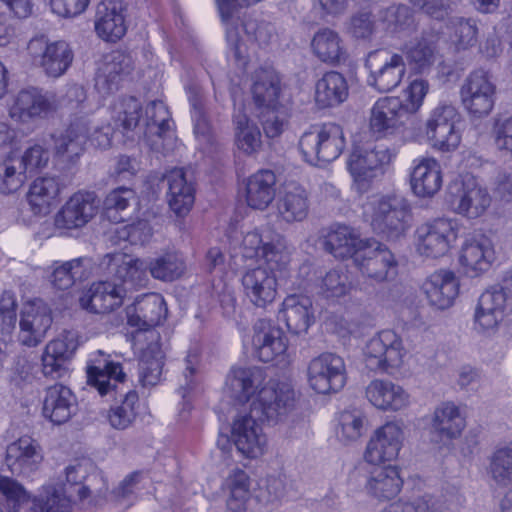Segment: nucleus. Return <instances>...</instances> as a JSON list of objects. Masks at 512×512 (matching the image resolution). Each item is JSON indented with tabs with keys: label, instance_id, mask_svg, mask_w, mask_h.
Masks as SVG:
<instances>
[{
	"label": "nucleus",
	"instance_id": "obj_24",
	"mask_svg": "<svg viewBox=\"0 0 512 512\" xmlns=\"http://www.w3.org/2000/svg\"><path fill=\"white\" fill-rule=\"evenodd\" d=\"M78 410V402L72 390L62 384H54L45 389L42 415L54 425L67 423Z\"/></svg>",
	"mask_w": 512,
	"mask_h": 512
},
{
	"label": "nucleus",
	"instance_id": "obj_38",
	"mask_svg": "<svg viewBox=\"0 0 512 512\" xmlns=\"http://www.w3.org/2000/svg\"><path fill=\"white\" fill-rule=\"evenodd\" d=\"M403 483L397 466H378L369 472L365 490L368 495L379 501H388L401 492Z\"/></svg>",
	"mask_w": 512,
	"mask_h": 512
},
{
	"label": "nucleus",
	"instance_id": "obj_63",
	"mask_svg": "<svg viewBox=\"0 0 512 512\" xmlns=\"http://www.w3.org/2000/svg\"><path fill=\"white\" fill-rule=\"evenodd\" d=\"M134 200L135 192L130 188L119 187L112 190L104 201L107 218L114 222L123 221L124 217L119 213L125 211Z\"/></svg>",
	"mask_w": 512,
	"mask_h": 512
},
{
	"label": "nucleus",
	"instance_id": "obj_27",
	"mask_svg": "<svg viewBox=\"0 0 512 512\" xmlns=\"http://www.w3.org/2000/svg\"><path fill=\"white\" fill-rule=\"evenodd\" d=\"M264 380L263 371L258 367H233L226 376L225 391L239 403H251Z\"/></svg>",
	"mask_w": 512,
	"mask_h": 512
},
{
	"label": "nucleus",
	"instance_id": "obj_25",
	"mask_svg": "<svg viewBox=\"0 0 512 512\" xmlns=\"http://www.w3.org/2000/svg\"><path fill=\"white\" fill-rule=\"evenodd\" d=\"M368 402L384 412H398L410 405V394L399 384L386 379H374L365 388Z\"/></svg>",
	"mask_w": 512,
	"mask_h": 512
},
{
	"label": "nucleus",
	"instance_id": "obj_34",
	"mask_svg": "<svg viewBox=\"0 0 512 512\" xmlns=\"http://www.w3.org/2000/svg\"><path fill=\"white\" fill-rule=\"evenodd\" d=\"M279 317L291 333H306L315 321L312 300L303 294L286 296L279 310Z\"/></svg>",
	"mask_w": 512,
	"mask_h": 512
},
{
	"label": "nucleus",
	"instance_id": "obj_61",
	"mask_svg": "<svg viewBox=\"0 0 512 512\" xmlns=\"http://www.w3.org/2000/svg\"><path fill=\"white\" fill-rule=\"evenodd\" d=\"M200 362V355L197 349L188 351L184 359V369L179 380L178 392L183 399L187 398L194 392L199 385L198 367Z\"/></svg>",
	"mask_w": 512,
	"mask_h": 512
},
{
	"label": "nucleus",
	"instance_id": "obj_53",
	"mask_svg": "<svg viewBox=\"0 0 512 512\" xmlns=\"http://www.w3.org/2000/svg\"><path fill=\"white\" fill-rule=\"evenodd\" d=\"M139 407L138 394L135 391H127L120 401L110 407L107 416L109 424L117 430L129 428L136 420Z\"/></svg>",
	"mask_w": 512,
	"mask_h": 512
},
{
	"label": "nucleus",
	"instance_id": "obj_60",
	"mask_svg": "<svg viewBox=\"0 0 512 512\" xmlns=\"http://www.w3.org/2000/svg\"><path fill=\"white\" fill-rule=\"evenodd\" d=\"M147 128L158 139L173 138L170 113L162 101H153L146 107Z\"/></svg>",
	"mask_w": 512,
	"mask_h": 512
},
{
	"label": "nucleus",
	"instance_id": "obj_44",
	"mask_svg": "<svg viewBox=\"0 0 512 512\" xmlns=\"http://www.w3.org/2000/svg\"><path fill=\"white\" fill-rule=\"evenodd\" d=\"M276 176L273 171L262 169L248 177L245 200L255 210H265L275 198Z\"/></svg>",
	"mask_w": 512,
	"mask_h": 512
},
{
	"label": "nucleus",
	"instance_id": "obj_64",
	"mask_svg": "<svg viewBox=\"0 0 512 512\" xmlns=\"http://www.w3.org/2000/svg\"><path fill=\"white\" fill-rule=\"evenodd\" d=\"M352 289L348 274L341 269H332L322 278L320 290L326 298H340Z\"/></svg>",
	"mask_w": 512,
	"mask_h": 512
},
{
	"label": "nucleus",
	"instance_id": "obj_32",
	"mask_svg": "<svg viewBox=\"0 0 512 512\" xmlns=\"http://www.w3.org/2000/svg\"><path fill=\"white\" fill-rule=\"evenodd\" d=\"M460 282L450 270H438L423 283L424 293L432 306L438 309L451 307L459 295Z\"/></svg>",
	"mask_w": 512,
	"mask_h": 512
},
{
	"label": "nucleus",
	"instance_id": "obj_11",
	"mask_svg": "<svg viewBox=\"0 0 512 512\" xmlns=\"http://www.w3.org/2000/svg\"><path fill=\"white\" fill-rule=\"evenodd\" d=\"M496 85L490 74L477 69L472 71L464 80L460 96L463 107L476 118L490 114L495 102Z\"/></svg>",
	"mask_w": 512,
	"mask_h": 512
},
{
	"label": "nucleus",
	"instance_id": "obj_39",
	"mask_svg": "<svg viewBox=\"0 0 512 512\" xmlns=\"http://www.w3.org/2000/svg\"><path fill=\"white\" fill-rule=\"evenodd\" d=\"M168 183L167 200L170 209L178 217H185L195 201V189L182 168H175L166 175Z\"/></svg>",
	"mask_w": 512,
	"mask_h": 512
},
{
	"label": "nucleus",
	"instance_id": "obj_22",
	"mask_svg": "<svg viewBox=\"0 0 512 512\" xmlns=\"http://www.w3.org/2000/svg\"><path fill=\"white\" fill-rule=\"evenodd\" d=\"M506 298L497 287L485 290L474 311V325L482 332L499 331L504 336V307Z\"/></svg>",
	"mask_w": 512,
	"mask_h": 512
},
{
	"label": "nucleus",
	"instance_id": "obj_6",
	"mask_svg": "<svg viewBox=\"0 0 512 512\" xmlns=\"http://www.w3.org/2000/svg\"><path fill=\"white\" fill-rule=\"evenodd\" d=\"M460 114L455 106L440 102L434 107L425 122V135L428 144L442 153L455 151L461 142V134L456 128Z\"/></svg>",
	"mask_w": 512,
	"mask_h": 512
},
{
	"label": "nucleus",
	"instance_id": "obj_59",
	"mask_svg": "<svg viewBox=\"0 0 512 512\" xmlns=\"http://www.w3.org/2000/svg\"><path fill=\"white\" fill-rule=\"evenodd\" d=\"M488 473L499 487L512 484V447L505 446L497 449L491 456Z\"/></svg>",
	"mask_w": 512,
	"mask_h": 512
},
{
	"label": "nucleus",
	"instance_id": "obj_19",
	"mask_svg": "<svg viewBox=\"0 0 512 512\" xmlns=\"http://www.w3.org/2000/svg\"><path fill=\"white\" fill-rule=\"evenodd\" d=\"M263 421L252 415L250 410L249 414L239 415L233 422L231 434L234 445L248 458H257L265 451L267 439L259 423Z\"/></svg>",
	"mask_w": 512,
	"mask_h": 512
},
{
	"label": "nucleus",
	"instance_id": "obj_4",
	"mask_svg": "<svg viewBox=\"0 0 512 512\" xmlns=\"http://www.w3.org/2000/svg\"><path fill=\"white\" fill-rule=\"evenodd\" d=\"M407 351L393 330H382L369 339L364 348L366 367L374 372L395 375L404 366Z\"/></svg>",
	"mask_w": 512,
	"mask_h": 512
},
{
	"label": "nucleus",
	"instance_id": "obj_18",
	"mask_svg": "<svg viewBox=\"0 0 512 512\" xmlns=\"http://www.w3.org/2000/svg\"><path fill=\"white\" fill-rule=\"evenodd\" d=\"M252 347L254 355L268 363L283 356L288 348L284 331L269 319H258L253 325Z\"/></svg>",
	"mask_w": 512,
	"mask_h": 512
},
{
	"label": "nucleus",
	"instance_id": "obj_55",
	"mask_svg": "<svg viewBox=\"0 0 512 512\" xmlns=\"http://www.w3.org/2000/svg\"><path fill=\"white\" fill-rule=\"evenodd\" d=\"M164 353L158 344L149 345L139 362V380L145 386H154L161 381Z\"/></svg>",
	"mask_w": 512,
	"mask_h": 512
},
{
	"label": "nucleus",
	"instance_id": "obj_62",
	"mask_svg": "<svg viewBox=\"0 0 512 512\" xmlns=\"http://www.w3.org/2000/svg\"><path fill=\"white\" fill-rule=\"evenodd\" d=\"M141 111V103L136 98H123L115 106V124L126 131L133 130L140 121Z\"/></svg>",
	"mask_w": 512,
	"mask_h": 512
},
{
	"label": "nucleus",
	"instance_id": "obj_16",
	"mask_svg": "<svg viewBox=\"0 0 512 512\" xmlns=\"http://www.w3.org/2000/svg\"><path fill=\"white\" fill-rule=\"evenodd\" d=\"M108 358L102 351H97L87 365V379L101 396L116 398L118 394L122 396L120 385L124 384L126 374L120 363Z\"/></svg>",
	"mask_w": 512,
	"mask_h": 512
},
{
	"label": "nucleus",
	"instance_id": "obj_41",
	"mask_svg": "<svg viewBox=\"0 0 512 512\" xmlns=\"http://www.w3.org/2000/svg\"><path fill=\"white\" fill-rule=\"evenodd\" d=\"M63 185L57 176L37 177L30 184L27 201L34 214H47L58 202Z\"/></svg>",
	"mask_w": 512,
	"mask_h": 512
},
{
	"label": "nucleus",
	"instance_id": "obj_20",
	"mask_svg": "<svg viewBox=\"0 0 512 512\" xmlns=\"http://www.w3.org/2000/svg\"><path fill=\"white\" fill-rule=\"evenodd\" d=\"M100 201L95 192L74 193L56 214L59 228L77 229L85 226L97 214Z\"/></svg>",
	"mask_w": 512,
	"mask_h": 512
},
{
	"label": "nucleus",
	"instance_id": "obj_57",
	"mask_svg": "<svg viewBox=\"0 0 512 512\" xmlns=\"http://www.w3.org/2000/svg\"><path fill=\"white\" fill-rule=\"evenodd\" d=\"M88 262L86 258H77L55 266L51 275L53 286L60 290H67L75 281L86 278L88 273L84 263Z\"/></svg>",
	"mask_w": 512,
	"mask_h": 512
},
{
	"label": "nucleus",
	"instance_id": "obj_54",
	"mask_svg": "<svg viewBox=\"0 0 512 512\" xmlns=\"http://www.w3.org/2000/svg\"><path fill=\"white\" fill-rule=\"evenodd\" d=\"M147 270L150 271L153 278L171 282L184 274L186 265L180 254L167 252L150 260L147 263Z\"/></svg>",
	"mask_w": 512,
	"mask_h": 512
},
{
	"label": "nucleus",
	"instance_id": "obj_3",
	"mask_svg": "<svg viewBox=\"0 0 512 512\" xmlns=\"http://www.w3.org/2000/svg\"><path fill=\"white\" fill-rule=\"evenodd\" d=\"M372 229L387 238H397L408 227L410 206L408 200L397 194L374 198L365 206Z\"/></svg>",
	"mask_w": 512,
	"mask_h": 512
},
{
	"label": "nucleus",
	"instance_id": "obj_43",
	"mask_svg": "<svg viewBox=\"0 0 512 512\" xmlns=\"http://www.w3.org/2000/svg\"><path fill=\"white\" fill-rule=\"evenodd\" d=\"M132 70L131 58L121 52H114L105 58L95 79L96 89L103 95L117 90L120 81Z\"/></svg>",
	"mask_w": 512,
	"mask_h": 512
},
{
	"label": "nucleus",
	"instance_id": "obj_15",
	"mask_svg": "<svg viewBox=\"0 0 512 512\" xmlns=\"http://www.w3.org/2000/svg\"><path fill=\"white\" fill-rule=\"evenodd\" d=\"M354 263L363 275L377 282L391 279L397 272L393 253L373 239H369L365 247L359 250Z\"/></svg>",
	"mask_w": 512,
	"mask_h": 512
},
{
	"label": "nucleus",
	"instance_id": "obj_35",
	"mask_svg": "<svg viewBox=\"0 0 512 512\" xmlns=\"http://www.w3.org/2000/svg\"><path fill=\"white\" fill-rule=\"evenodd\" d=\"M89 120L79 118L63 132L54 136L55 154L65 162L74 163L83 153L88 141Z\"/></svg>",
	"mask_w": 512,
	"mask_h": 512
},
{
	"label": "nucleus",
	"instance_id": "obj_29",
	"mask_svg": "<svg viewBox=\"0 0 512 512\" xmlns=\"http://www.w3.org/2000/svg\"><path fill=\"white\" fill-rule=\"evenodd\" d=\"M40 444L30 436H22L10 443L6 449V461L12 471L30 475L37 471L43 461Z\"/></svg>",
	"mask_w": 512,
	"mask_h": 512
},
{
	"label": "nucleus",
	"instance_id": "obj_45",
	"mask_svg": "<svg viewBox=\"0 0 512 512\" xmlns=\"http://www.w3.org/2000/svg\"><path fill=\"white\" fill-rule=\"evenodd\" d=\"M348 95V82L340 72L328 71L315 83L314 99L320 108L338 106L347 100Z\"/></svg>",
	"mask_w": 512,
	"mask_h": 512
},
{
	"label": "nucleus",
	"instance_id": "obj_48",
	"mask_svg": "<svg viewBox=\"0 0 512 512\" xmlns=\"http://www.w3.org/2000/svg\"><path fill=\"white\" fill-rule=\"evenodd\" d=\"M313 54L323 63L336 65L347 58L344 42L338 32L331 28H321L311 40Z\"/></svg>",
	"mask_w": 512,
	"mask_h": 512
},
{
	"label": "nucleus",
	"instance_id": "obj_56",
	"mask_svg": "<svg viewBox=\"0 0 512 512\" xmlns=\"http://www.w3.org/2000/svg\"><path fill=\"white\" fill-rule=\"evenodd\" d=\"M234 124L238 148L246 154L257 152L262 144L261 132L257 125L240 111L234 115Z\"/></svg>",
	"mask_w": 512,
	"mask_h": 512
},
{
	"label": "nucleus",
	"instance_id": "obj_12",
	"mask_svg": "<svg viewBox=\"0 0 512 512\" xmlns=\"http://www.w3.org/2000/svg\"><path fill=\"white\" fill-rule=\"evenodd\" d=\"M307 376L310 387L317 393H336L346 383L345 362L334 353H322L310 361Z\"/></svg>",
	"mask_w": 512,
	"mask_h": 512
},
{
	"label": "nucleus",
	"instance_id": "obj_31",
	"mask_svg": "<svg viewBox=\"0 0 512 512\" xmlns=\"http://www.w3.org/2000/svg\"><path fill=\"white\" fill-rule=\"evenodd\" d=\"M404 102L399 97H383L371 108L369 128L377 138L392 134L400 119L406 115Z\"/></svg>",
	"mask_w": 512,
	"mask_h": 512
},
{
	"label": "nucleus",
	"instance_id": "obj_33",
	"mask_svg": "<svg viewBox=\"0 0 512 512\" xmlns=\"http://www.w3.org/2000/svg\"><path fill=\"white\" fill-rule=\"evenodd\" d=\"M76 348L75 339L69 333L50 341L42 355L44 375L54 379L64 377L68 372V364Z\"/></svg>",
	"mask_w": 512,
	"mask_h": 512
},
{
	"label": "nucleus",
	"instance_id": "obj_37",
	"mask_svg": "<svg viewBox=\"0 0 512 512\" xmlns=\"http://www.w3.org/2000/svg\"><path fill=\"white\" fill-rule=\"evenodd\" d=\"M95 30L99 37L115 42L126 33L122 0H103L97 7Z\"/></svg>",
	"mask_w": 512,
	"mask_h": 512
},
{
	"label": "nucleus",
	"instance_id": "obj_21",
	"mask_svg": "<svg viewBox=\"0 0 512 512\" xmlns=\"http://www.w3.org/2000/svg\"><path fill=\"white\" fill-rule=\"evenodd\" d=\"M52 324L50 309L41 300L27 302L21 311L19 341L27 347L40 344Z\"/></svg>",
	"mask_w": 512,
	"mask_h": 512
},
{
	"label": "nucleus",
	"instance_id": "obj_51",
	"mask_svg": "<svg viewBox=\"0 0 512 512\" xmlns=\"http://www.w3.org/2000/svg\"><path fill=\"white\" fill-rule=\"evenodd\" d=\"M23 160L18 153H10L0 158V192L11 194L17 192L27 181Z\"/></svg>",
	"mask_w": 512,
	"mask_h": 512
},
{
	"label": "nucleus",
	"instance_id": "obj_9",
	"mask_svg": "<svg viewBox=\"0 0 512 512\" xmlns=\"http://www.w3.org/2000/svg\"><path fill=\"white\" fill-rule=\"evenodd\" d=\"M458 238L456 221L437 218L420 225L416 230V249L425 257L439 258L446 255Z\"/></svg>",
	"mask_w": 512,
	"mask_h": 512
},
{
	"label": "nucleus",
	"instance_id": "obj_7",
	"mask_svg": "<svg viewBox=\"0 0 512 512\" xmlns=\"http://www.w3.org/2000/svg\"><path fill=\"white\" fill-rule=\"evenodd\" d=\"M294 402L295 392L289 383L270 380L258 391L250 410L258 419L277 422L293 409Z\"/></svg>",
	"mask_w": 512,
	"mask_h": 512
},
{
	"label": "nucleus",
	"instance_id": "obj_30",
	"mask_svg": "<svg viewBox=\"0 0 512 512\" xmlns=\"http://www.w3.org/2000/svg\"><path fill=\"white\" fill-rule=\"evenodd\" d=\"M402 55L410 69L418 74L428 73L439 57V47L435 36L422 34L406 42Z\"/></svg>",
	"mask_w": 512,
	"mask_h": 512
},
{
	"label": "nucleus",
	"instance_id": "obj_52",
	"mask_svg": "<svg viewBox=\"0 0 512 512\" xmlns=\"http://www.w3.org/2000/svg\"><path fill=\"white\" fill-rule=\"evenodd\" d=\"M367 423V417L362 410H343L337 416L336 435L344 443L355 442L366 432Z\"/></svg>",
	"mask_w": 512,
	"mask_h": 512
},
{
	"label": "nucleus",
	"instance_id": "obj_13",
	"mask_svg": "<svg viewBox=\"0 0 512 512\" xmlns=\"http://www.w3.org/2000/svg\"><path fill=\"white\" fill-rule=\"evenodd\" d=\"M27 49L33 61L54 78L62 76L74 59L73 50L63 40L49 42L44 36L34 37Z\"/></svg>",
	"mask_w": 512,
	"mask_h": 512
},
{
	"label": "nucleus",
	"instance_id": "obj_1",
	"mask_svg": "<svg viewBox=\"0 0 512 512\" xmlns=\"http://www.w3.org/2000/svg\"><path fill=\"white\" fill-rule=\"evenodd\" d=\"M241 252L246 259L262 262L243 272L241 284L249 302L264 309L275 301L278 279L288 270L291 253L287 241L278 233L255 229L243 236Z\"/></svg>",
	"mask_w": 512,
	"mask_h": 512
},
{
	"label": "nucleus",
	"instance_id": "obj_10",
	"mask_svg": "<svg viewBox=\"0 0 512 512\" xmlns=\"http://www.w3.org/2000/svg\"><path fill=\"white\" fill-rule=\"evenodd\" d=\"M57 108L52 94L36 87L20 90L8 104L9 117L22 124L47 118Z\"/></svg>",
	"mask_w": 512,
	"mask_h": 512
},
{
	"label": "nucleus",
	"instance_id": "obj_58",
	"mask_svg": "<svg viewBox=\"0 0 512 512\" xmlns=\"http://www.w3.org/2000/svg\"><path fill=\"white\" fill-rule=\"evenodd\" d=\"M230 490L227 508L231 512H245L250 497L249 476L243 470L234 471L228 478Z\"/></svg>",
	"mask_w": 512,
	"mask_h": 512
},
{
	"label": "nucleus",
	"instance_id": "obj_47",
	"mask_svg": "<svg viewBox=\"0 0 512 512\" xmlns=\"http://www.w3.org/2000/svg\"><path fill=\"white\" fill-rule=\"evenodd\" d=\"M280 91V78L273 69L259 68L254 72L251 92L258 109L276 108Z\"/></svg>",
	"mask_w": 512,
	"mask_h": 512
},
{
	"label": "nucleus",
	"instance_id": "obj_17",
	"mask_svg": "<svg viewBox=\"0 0 512 512\" xmlns=\"http://www.w3.org/2000/svg\"><path fill=\"white\" fill-rule=\"evenodd\" d=\"M100 266L112 277V282L122 284L127 290L143 286L147 280V262L125 253L106 254Z\"/></svg>",
	"mask_w": 512,
	"mask_h": 512
},
{
	"label": "nucleus",
	"instance_id": "obj_42",
	"mask_svg": "<svg viewBox=\"0 0 512 512\" xmlns=\"http://www.w3.org/2000/svg\"><path fill=\"white\" fill-rule=\"evenodd\" d=\"M369 239H361L359 233L346 225L333 226L325 237V248L334 257L355 260L359 250L364 248Z\"/></svg>",
	"mask_w": 512,
	"mask_h": 512
},
{
	"label": "nucleus",
	"instance_id": "obj_2",
	"mask_svg": "<svg viewBox=\"0 0 512 512\" xmlns=\"http://www.w3.org/2000/svg\"><path fill=\"white\" fill-rule=\"evenodd\" d=\"M299 150L310 164L332 162L343 152L346 139L343 128L336 123L311 125L299 139Z\"/></svg>",
	"mask_w": 512,
	"mask_h": 512
},
{
	"label": "nucleus",
	"instance_id": "obj_14",
	"mask_svg": "<svg viewBox=\"0 0 512 512\" xmlns=\"http://www.w3.org/2000/svg\"><path fill=\"white\" fill-rule=\"evenodd\" d=\"M404 430L402 423L389 421L377 428L370 437L364 458L368 463L380 464L396 459L403 446Z\"/></svg>",
	"mask_w": 512,
	"mask_h": 512
},
{
	"label": "nucleus",
	"instance_id": "obj_40",
	"mask_svg": "<svg viewBox=\"0 0 512 512\" xmlns=\"http://www.w3.org/2000/svg\"><path fill=\"white\" fill-rule=\"evenodd\" d=\"M440 164L434 158H421L413 167L410 183L413 193L422 198L434 196L442 186Z\"/></svg>",
	"mask_w": 512,
	"mask_h": 512
},
{
	"label": "nucleus",
	"instance_id": "obj_8",
	"mask_svg": "<svg viewBox=\"0 0 512 512\" xmlns=\"http://www.w3.org/2000/svg\"><path fill=\"white\" fill-rule=\"evenodd\" d=\"M365 67L369 71L368 84L379 92L394 90L406 74L403 55L385 49L371 51L367 55Z\"/></svg>",
	"mask_w": 512,
	"mask_h": 512
},
{
	"label": "nucleus",
	"instance_id": "obj_36",
	"mask_svg": "<svg viewBox=\"0 0 512 512\" xmlns=\"http://www.w3.org/2000/svg\"><path fill=\"white\" fill-rule=\"evenodd\" d=\"M167 315V307L163 297L157 293L143 295L138 298L127 312L128 324L140 330H148L159 325Z\"/></svg>",
	"mask_w": 512,
	"mask_h": 512
},
{
	"label": "nucleus",
	"instance_id": "obj_49",
	"mask_svg": "<svg viewBox=\"0 0 512 512\" xmlns=\"http://www.w3.org/2000/svg\"><path fill=\"white\" fill-rule=\"evenodd\" d=\"M307 191L300 187L287 188L276 202L277 217L286 223L301 222L309 213Z\"/></svg>",
	"mask_w": 512,
	"mask_h": 512
},
{
	"label": "nucleus",
	"instance_id": "obj_28",
	"mask_svg": "<svg viewBox=\"0 0 512 512\" xmlns=\"http://www.w3.org/2000/svg\"><path fill=\"white\" fill-rule=\"evenodd\" d=\"M490 204L491 196L487 189L472 177L462 182L451 201L454 212L469 219L483 215Z\"/></svg>",
	"mask_w": 512,
	"mask_h": 512
},
{
	"label": "nucleus",
	"instance_id": "obj_46",
	"mask_svg": "<svg viewBox=\"0 0 512 512\" xmlns=\"http://www.w3.org/2000/svg\"><path fill=\"white\" fill-rule=\"evenodd\" d=\"M465 428V419L452 402H444L435 408L431 420V434L438 440H452Z\"/></svg>",
	"mask_w": 512,
	"mask_h": 512
},
{
	"label": "nucleus",
	"instance_id": "obj_26",
	"mask_svg": "<svg viewBox=\"0 0 512 512\" xmlns=\"http://www.w3.org/2000/svg\"><path fill=\"white\" fill-rule=\"evenodd\" d=\"M127 288L111 280L99 281L80 297V306L92 313H107L123 303Z\"/></svg>",
	"mask_w": 512,
	"mask_h": 512
},
{
	"label": "nucleus",
	"instance_id": "obj_5",
	"mask_svg": "<svg viewBox=\"0 0 512 512\" xmlns=\"http://www.w3.org/2000/svg\"><path fill=\"white\" fill-rule=\"evenodd\" d=\"M392 159L391 150L383 144L355 147L347 164L356 190L368 191L372 182L385 173Z\"/></svg>",
	"mask_w": 512,
	"mask_h": 512
},
{
	"label": "nucleus",
	"instance_id": "obj_23",
	"mask_svg": "<svg viewBox=\"0 0 512 512\" xmlns=\"http://www.w3.org/2000/svg\"><path fill=\"white\" fill-rule=\"evenodd\" d=\"M495 259V250L492 240L482 234L474 233L464 240L459 261L466 273L478 275L487 271Z\"/></svg>",
	"mask_w": 512,
	"mask_h": 512
},
{
	"label": "nucleus",
	"instance_id": "obj_50",
	"mask_svg": "<svg viewBox=\"0 0 512 512\" xmlns=\"http://www.w3.org/2000/svg\"><path fill=\"white\" fill-rule=\"evenodd\" d=\"M72 494L61 483L44 484L33 498L35 512H71Z\"/></svg>",
	"mask_w": 512,
	"mask_h": 512
}]
</instances>
